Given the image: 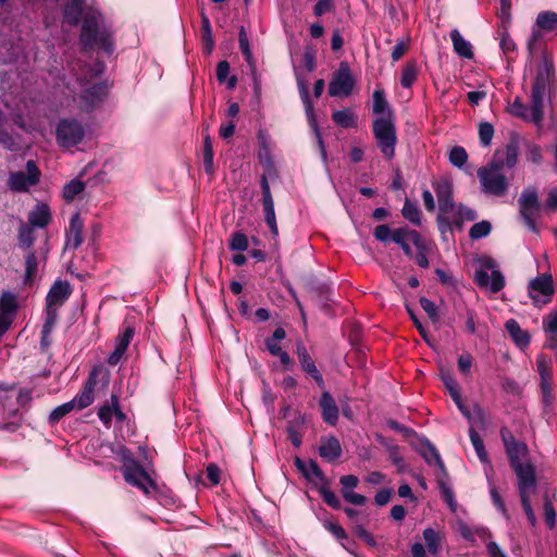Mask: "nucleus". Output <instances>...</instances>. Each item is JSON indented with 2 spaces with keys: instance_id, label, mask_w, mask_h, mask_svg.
I'll return each mask as SVG.
<instances>
[{
  "instance_id": "c03bdc74",
  "label": "nucleus",
  "mask_w": 557,
  "mask_h": 557,
  "mask_svg": "<svg viewBox=\"0 0 557 557\" xmlns=\"http://www.w3.org/2000/svg\"><path fill=\"white\" fill-rule=\"evenodd\" d=\"M491 231L492 224L486 220H482L480 222L474 223L471 226V228L469 230V237L472 240H478L488 236Z\"/></svg>"
},
{
  "instance_id": "9b49d317",
  "label": "nucleus",
  "mask_w": 557,
  "mask_h": 557,
  "mask_svg": "<svg viewBox=\"0 0 557 557\" xmlns=\"http://www.w3.org/2000/svg\"><path fill=\"white\" fill-rule=\"evenodd\" d=\"M57 143L62 148H72L85 138V127L75 119H61L55 127Z\"/></svg>"
},
{
  "instance_id": "f3484780",
  "label": "nucleus",
  "mask_w": 557,
  "mask_h": 557,
  "mask_svg": "<svg viewBox=\"0 0 557 557\" xmlns=\"http://www.w3.org/2000/svg\"><path fill=\"white\" fill-rule=\"evenodd\" d=\"M261 193H262V206L264 212V219L270 227L271 233L277 236L278 230L276 224V216L274 211V200L271 194L270 185L267 175L263 174L260 180Z\"/></svg>"
},
{
  "instance_id": "e433bc0d",
  "label": "nucleus",
  "mask_w": 557,
  "mask_h": 557,
  "mask_svg": "<svg viewBox=\"0 0 557 557\" xmlns=\"http://www.w3.org/2000/svg\"><path fill=\"white\" fill-rule=\"evenodd\" d=\"M536 26L545 32H552L557 28V13L554 11H542L537 14Z\"/></svg>"
},
{
  "instance_id": "6ab92c4d",
  "label": "nucleus",
  "mask_w": 557,
  "mask_h": 557,
  "mask_svg": "<svg viewBox=\"0 0 557 557\" xmlns=\"http://www.w3.org/2000/svg\"><path fill=\"white\" fill-rule=\"evenodd\" d=\"M296 355L301 370L311 376L320 387H324L323 376L301 341L296 344Z\"/></svg>"
},
{
  "instance_id": "4be33fe9",
  "label": "nucleus",
  "mask_w": 557,
  "mask_h": 557,
  "mask_svg": "<svg viewBox=\"0 0 557 557\" xmlns=\"http://www.w3.org/2000/svg\"><path fill=\"white\" fill-rule=\"evenodd\" d=\"M339 483L342 485V495L346 502L356 506H362L366 504L367 498L363 495L354 492V488L357 487L359 483V479L356 475H343Z\"/></svg>"
},
{
  "instance_id": "6e6d98bb",
  "label": "nucleus",
  "mask_w": 557,
  "mask_h": 557,
  "mask_svg": "<svg viewBox=\"0 0 557 557\" xmlns=\"http://www.w3.org/2000/svg\"><path fill=\"white\" fill-rule=\"evenodd\" d=\"M419 302H420L421 308L425 311V313L430 318V320L432 322H437L440 319V315H438V310H437L436 305L432 300H430L425 297H421Z\"/></svg>"
},
{
  "instance_id": "f704fd0d",
  "label": "nucleus",
  "mask_w": 557,
  "mask_h": 557,
  "mask_svg": "<svg viewBox=\"0 0 557 557\" xmlns=\"http://www.w3.org/2000/svg\"><path fill=\"white\" fill-rule=\"evenodd\" d=\"M18 247L29 251L35 243L33 226L22 223L17 234Z\"/></svg>"
},
{
  "instance_id": "338daca9",
  "label": "nucleus",
  "mask_w": 557,
  "mask_h": 557,
  "mask_svg": "<svg viewBox=\"0 0 557 557\" xmlns=\"http://www.w3.org/2000/svg\"><path fill=\"white\" fill-rule=\"evenodd\" d=\"M216 79L219 83L223 84L226 82L227 76L230 74V64L227 61L223 60L220 61L216 65Z\"/></svg>"
},
{
  "instance_id": "13d9d810",
  "label": "nucleus",
  "mask_w": 557,
  "mask_h": 557,
  "mask_svg": "<svg viewBox=\"0 0 557 557\" xmlns=\"http://www.w3.org/2000/svg\"><path fill=\"white\" fill-rule=\"evenodd\" d=\"M320 493L325 504L335 509L341 508L342 502L333 491L329 490L327 487H322Z\"/></svg>"
},
{
  "instance_id": "bb28decb",
  "label": "nucleus",
  "mask_w": 557,
  "mask_h": 557,
  "mask_svg": "<svg viewBox=\"0 0 557 557\" xmlns=\"http://www.w3.org/2000/svg\"><path fill=\"white\" fill-rule=\"evenodd\" d=\"M51 222V211L47 203L41 202L28 214V223L33 227L44 228Z\"/></svg>"
},
{
  "instance_id": "bf43d9fd",
  "label": "nucleus",
  "mask_w": 557,
  "mask_h": 557,
  "mask_svg": "<svg viewBox=\"0 0 557 557\" xmlns=\"http://www.w3.org/2000/svg\"><path fill=\"white\" fill-rule=\"evenodd\" d=\"M392 234L393 231L387 224L377 225L373 233L374 237L384 244H387L392 240Z\"/></svg>"
},
{
  "instance_id": "ddd939ff",
  "label": "nucleus",
  "mask_w": 557,
  "mask_h": 557,
  "mask_svg": "<svg viewBox=\"0 0 557 557\" xmlns=\"http://www.w3.org/2000/svg\"><path fill=\"white\" fill-rule=\"evenodd\" d=\"M500 437L505 446V450L511 468L524 463V459L529 455L528 445L524 442L517 441L507 428L500 429Z\"/></svg>"
},
{
  "instance_id": "39448f33",
  "label": "nucleus",
  "mask_w": 557,
  "mask_h": 557,
  "mask_svg": "<svg viewBox=\"0 0 557 557\" xmlns=\"http://www.w3.org/2000/svg\"><path fill=\"white\" fill-rule=\"evenodd\" d=\"M99 371L94 369L85 384L83 389L70 401L64 403L55 407L49 414V422L51 424L58 423L63 417L72 412L74 409L82 410L90 406L94 401V391L97 384V376Z\"/></svg>"
},
{
  "instance_id": "3c124183",
  "label": "nucleus",
  "mask_w": 557,
  "mask_h": 557,
  "mask_svg": "<svg viewBox=\"0 0 557 557\" xmlns=\"http://www.w3.org/2000/svg\"><path fill=\"white\" fill-rule=\"evenodd\" d=\"M326 529L330 533H332L337 540L341 541L342 546L346 548L348 552L352 553V549L350 547V542L348 540V536L345 532V530L342 528L341 524H325Z\"/></svg>"
},
{
  "instance_id": "b1692460",
  "label": "nucleus",
  "mask_w": 557,
  "mask_h": 557,
  "mask_svg": "<svg viewBox=\"0 0 557 557\" xmlns=\"http://www.w3.org/2000/svg\"><path fill=\"white\" fill-rule=\"evenodd\" d=\"M238 42H239V49L243 53V57L250 70L251 76L253 78L255 88H258V75H257V65L256 61L252 54V51L250 49L249 38L246 33V29L244 26L239 27L238 32Z\"/></svg>"
},
{
  "instance_id": "cd10ccee",
  "label": "nucleus",
  "mask_w": 557,
  "mask_h": 557,
  "mask_svg": "<svg viewBox=\"0 0 557 557\" xmlns=\"http://www.w3.org/2000/svg\"><path fill=\"white\" fill-rule=\"evenodd\" d=\"M319 454L323 459L327 461H334L338 459L342 455V446L339 441L335 436H329L322 440L319 447Z\"/></svg>"
},
{
  "instance_id": "dca6fc26",
  "label": "nucleus",
  "mask_w": 557,
  "mask_h": 557,
  "mask_svg": "<svg viewBox=\"0 0 557 557\" xmlns=\"http://www.w3.org/2000/svg\"><path fill=\"white\" fill-rule=\"evenodd\" d=\"M108 96V86L104 83H97L81 94L82 108L86 112H91L99 108Z\"/></svg>"
},
{
  "instance_id": "c756f323",
  "label": "nucleus",
  "mask_w": 557,
  "mask_h": 557,
  "mask_svg": "<svg viewBox=\"0 0 557 557\" xmlns=\"http://www.w3.org/2000/svg\"><path fill=\"white\" fill-rule=\"evenodd\" d=\"M295 465L298 470L306 476L308 480H319L324 481V474L320 469L317 461L310 459L308 461H304L300 458H296Z\"/></svg>"
},
{
  "instance_id": "393cba45",
  "label": "nucleus",
  "mask_w": 557,
  "mask_h": 557,
  "mask_svg": "<svg viewBox=\"0 0 557 557\" xmlns=\"http://www.w3.org/2000/svg\"><path fill=\"white\" fill-rule=\"evenodd\" d=\"M322 419L325 423L334 426L338 421V407L333 396L324 391L319 401Z\"/></svg>"
},
{
  "instance_id": "69168bd1",
  "label": "nucleus",
  "mask_w": 557,
  "mask_h": 557,
  "mask_svg": "<svg viewBox=\"0 0 557 557\" xmlns=\"http://www.w3.org/2000/svg\"><path fill=\"white\" fill-rule=\"evenodd\" d=\"M206 474L212 485H218L220 483L221 470L215 463H209L207 466Z\"/></svg>"
},
{
  "instance_id": "09e8293b",
  "label": "nucleus",
  "mask_w": 557,
  "mask_h": 557,
  "mask_svg": "<svg viewBox=\"0 0 557 557\" xmlns=\"http://www.w3.org/2000/svg\"><path fill=\"white\" fill-rule=\"evenodd\" d=\"M493 136H494L493 125L488 122H481L479 125L480 144L483 147L490 146L492 143Z\"/></svg>"
},
{
  "instance_id": "7ed1b4c3",
  "label": "nucleus",
  "mask_w": 557,
  "mask_h": 557,
  "mask_svg": "<svg viewBox=\"0 0 557 557\" xmlns=\"http://www.w3.org/2000/svg\"><path fill=\"white\" fill-rule=\"evenodd\" d=\"M372 97L373 113L380 115L372 123L373 136L383 157L391 161L395 157L397 145L395 115L385 98L384 90L375 89Z\"/></svg>"
},
{
  "instance_id": "f257e3e1",
  "label": "nucleus",
  "mask_w": 557,
  "mask_h": 557,
  "mask_svg": "<svg viewBox=\"0 0 557 557\" xmlns=\"http://www.w3.org/2000/svg\"><path fill=\"white\" fill-rule=\"evenodd\" d=\"M555 81V66L552 57L547 53L541 55V61L533 79L530 104H525L520 97L508 106L507 112L524 122L535 124L539 128L544 120V101Z\"/></svg>"
},
{
  "instance_id": "0eeeda50",
  "label": "nucleus",
  "mask_w": 557,
  "mask_h": 557,
  "mask_svg": "<svg viewBox=\"0 0 557 557\" xmlns=\"http://www.w3.org/2000/svg\"><path fill=\"white\" fill-rule=\"evenodd\" d=\"M512 470L517 475L519 496L527 519L529 522H536L530 500L537 486L535 468L531 462L525 461L523 465L512 468Z\"/></svg>"
},
{
  "instance_id": "680f3d73",
  "label": "nucleus",
  "mask_w": 557,
  "mask_h": 557,
  "mask_svg": "<svg viewBox=\"0 0 557 557\" xmlns=\"http://www.w3.org/2000/svg\"><path fill=\"white\" fill-rule=\"evenodd\" d=\"M334 8L333 0H319L313 8V12L315 16H322L323 14L333 11Z\"/></svg>"
},
{
  "instance_id": "0e129e2a",
  "label": "nucleus",
  "mask_w": 557,
  "mask_h": 557,
  "mask_svg": "<svg viewBox=\"0 0 557 557\" xmlns=\"http://www.w3.org/2000/svg\"><path fill=\"white\" fill-rule=\"evenodd\" d=\"M543 327L546 333L557 334V312L549 313L543 319Z\"/></svg>"
},
{
  "instance_id": "4c0bfd02",
  "label": "nucleus",
  "mask_w": 557,
  "mask_h": 557,
  "mask_svg": "<svg viewBox=\"0 0 557 557\" xmlns=\"http://www.w3.org/2000/svg\"><path fill=\"white\" fill-rule=\"evenodd\" d=\"M401 214L411 224H413L416 226L421 225V210L419 209V207L416 202H412L411 200L406 199L404 207L401 209Z\"/></svg>"
},
{
  "instance_id": "7c9ffc66",
  "label": "nucleus",
  "mask_w": 557,
  "mask_h": 557,
  "mask_svg": "<svg viewBox=\"0 0 557 557\" xmlns=\"http://www.w3.org/2000/svg\"><path fill=\"white\" fill-rule=\"evenodd\" d=\"M506 331L512 338V341L521 348L527 347L530 344V335L527 331L522 330L520 324L515 320L510 319L505 324Z\"/></svg>"
},
{
  "instance_id": "5fc2aeb1",
  "label": "nucleus",
  "mask_w": 557,
  "mask_h": 557,
  "mask_svg": "<svg viewBox=\"0 0 557 557\" xmlns=\"http://www.w3.org/2000/svg\"><path fill=\"white\" fill-rule=\"evenodd\" d=\"M540 388L542 393V400L545 407H549L554 400L552 380H542L540 383Z\"/></svg>"
},
{
  "instance_id": "f8f14e48",
  "label": "nucleus",
  "mask_w": 557,
  "mask_h": 557,
  "mask_svg": "<svg viewBox=\"0 0 557 557\" xmlns=\"http://www.w3.org/2000/svg\"><path fill=\"white\" fill-rule=\"evenodd\" d=\"M40 180V171L35 161L28 160L26 163V173L22 171L13 172L8 180V186L12 191L24 193L30 186L38 184Z\"/></svg>"
},
{
  "instance_id": "72a5a7b5",
  "label": "nucleus",
  "mask_w": 557,
  "mask_h": 557,
  "mask_svg": "<svg viewBox=\"0 0 557 557\" xmlns=\"http://www.w3.org/2000/svg\"><path fill=\"white\" fill-rule=\"evenodd\" d=\"M412 242L416 247L421 245V235L419 232L414 230H409L407 227H398L393 231L392 240L398 246L403 245L406 242Z\"/></svg>"
},
{
  "instance_id": "20e7f679",
  "label": "nucleus",
  "mask_w": 557,
  "mask_h": 557,
  "mask_svg": "<svg viewBox=\"0 0 557 557\" xmlns=\"http://www.w3.org/2000/svg\"><path fill=\"white\" fill-rule=\"evenodd\" d=\"M79 40L84 50L98 47L112 54L115 49L113 32L100 13H91L84 18Z\"/></svg>"
},
{
  "instance_id": "c85d7f7f",
  "label": "nucleus",
  "mask_w": 557,
  "mask_h": 557,
  "mask_svg": "<svg viewBox=\"0 0 557 557\" xmlns=\"http://www.w3.org/2000/svg\"><path fill=\"white\" fill-rule=\"evenodd\" d=\"M454 51L463 59H472L474 53L471 44L466 40L458 29H453L449 34Z\"/></svg>"
},
{
  "instance_id": "6e6552de",
  "label": "nucleus",
  "mask_w": 557,
  "mask_h": 557,
  "mask_svg": "<svg viewBox=\"0 0 557 557\" xmlns=\"http://www.w3.org/2000/svg\"><path fill=\"white\" fill-rule=\"evenodd\" d=\"M519 216L523 224L532 232L537 233L536 220L541 215V202L537 188L534 186L525 187L519 198Z\"/></svg>"
},
{
  "instance_id": "1a4fd4ad",
  "label": "nucleus",
  "mask_w": 557,
  "mask_h": 557,
  "mask_svg": "<svg viewBox=\"0 0 557 557\" xmlns=\"http://www.w3.org/2000/svg\"><path fill=\"white\" fill-rule=\"evenodd\" d=\"M122 474L124 480L132 486L140 490L145 495H151L152 492L158 491L156 481L144 469L139 461L128 459L122 467Z\"/></svg>"
},
{
  "instance_id": "4468645a",
  "label": "nucleus",
  "mask_w": 557,
  "mask_h": 557,
  "mask_svg": "<svg viewBox=\"0 0 557 557\" xmlns=\"http://www.w3.org/2000/svg\"><path fill=\"white\" fill-rule=\"evenodd\" d=\"M553 294L554 283L549 274L536 276L529 283V296L536 306L550 302Z\"/></svg>"
},
{
  "instance_id": "49530a36",
  "label": "nucleus",
  "mask_w": 557,
  "mask_h": 557,
  "mask_svg": "<svg viewBox=\"0 0 557 557\" xmlns=\"http://www.w3.org/2000/svg\"><path fill=\"white\" fill-rule=\"evenodd\" d=\"M423 537L425 540L429 552L433 555H436L440 552L441 544V537L438 533L432 528H426L423 531Z\"/></svg>"
},
{
  "instance_id": "473e14b6",
  "label": "nucleus",
  "mask_w": 557,
  "mask_h": 557,
  "mask_svg": "<svg viewBox=\"0 0 557 557\" xmlns=\"http://www.w3.org/2000/svg\"><path fill=\"white\" fill-rule=\"evenodd\" d=\"M419 453L426 463H435L442 471H444V462L442 461L437 449L429 440L424 438L423 441H421Z\"/></svg>"
},
{
  "instance_id": "5701e85b",
  "label": "nucleus",
  "mask_w": 557,
  "mask_h": 557,
  "mask_svg": "<svg viewBox=\"0 0 557 557\" xmlns=\"http://www.w3.org/2000/svg\"><path fill=\"white\" fill-rule=\"evenodd\" d=\"M478 214L476 211L472 208H469L462 203L456 205V209L453 213L447 214V220L449 222V231L453 232L454 228L461 230L463 223L466 221H474L476 220Z\"/></svg>"
},
{
  "instance_id": "79ce46f5",
  "label": "nucleus",
  "mask_w": 557,
  "mask_h": 557,
  "mask_svg": "<svg viewBox=\"0 0 557 557\" xmlns=\"http://www.w3.org/2000/svg\"><path fill=\"white\" fill-rule=\"evenodd\" d=\"M469 436H470V441L472 443V446H473L480 461L483 463L488 462V455L485 449L483 440L481 438L479 433L472 426L469 429Z\"/></svg>"
},
{
  "instance_id": "a18cd8bd",
  "label": "nucleus",
  "mask_w": 557,
  "mask_h": 557,
  "mask_svg": "<svg viewBox=\"0 0 557 557\" xmlns=\"http://www.w3.org/2000/svg\"><path fill=\"white\" fill-rule=\"evenodd\" d=\"M85 189V183L79 180H72L63 187V198L66 201H72L77 195Z\"/></svg>"
},
{
  "instance_id": "2f4dec72",
  "label": "nucleus",
  "mask_w": 557,
  "mask_h": 557,
  "mask_svg": "<svg viewBox=\"0 0 557 557\" xmlns=\"http://www.w3.org/2000/svg\"><path fill=\"white\" fill-rule=\"evenodd\" d=\"M84 0H70L63 9V18L70 25H77L84 10Z\"/></svg>"
},
{
  "instance_id": "603ef678",
  "label": "nucleus",
  "mask_w": 557,
  "mask_h": 557,
  "mask_svg": "<svg viewBox=\"0 0 557 557\" xmlns=\"http://www.w3.org/2000/svg\"><path fill=\"white\" fill-rule=\"evenodd\" d=\"M230 249L234 251H245L248 248V238L242 232H236L230 240Z\"/></svg>"
},
{
  "instance_id": "8fccbe9b",
  "label": "nucleus",
  "mask_w": 557,
  "mask_h": 557,
  "mask_svg": "<svg viewBox=\"0 0 557 557\" xmlns=\"http://www.w3.org/2000/svg\"><path fill=\"white\" fill-rule=\"evenodd\" d=\"M543 515L545 522H556V510L548 492L543 495Z\"/></svg>"
},
{
  "instance_id": "aec40b11",
  "label": "nucleus",
  "mask_w": 557,
  "mask_h": 557,
  "mask_svg": "<svg viewBox=\"0 0 557 557\" xmlns=\"http://www.w3.org/2000/svg\"><path fill=\"white\" fill-rule=\"evenodd\" d=\"M84 221L78 212H75L69 223L65 234V248L77 249L83 243Z\"/></svg>"
},
{
  "instance_id": "4d7b16f0",
  "label": "nucleus",
  "mask_w": 557,
  "mask_h": 557,
  "mask_svg": "<svg viewBox=\"0 0 557 557\" xmlns=\"http://www.w3.org/2000/svg\"><path fill=\"white\" fill-rule=\"evenodd\" d=\"M112 417H113L112 401L110 404H104L99 407L98 418L107 428H109L111 425Z\"/></svg>"
},
{
  "instance_id": "58836bf2",
  "label": "nucleus",
  "mask_w": 557,
  "mask_h": 557,
  "mask_svg": "<svg viewBox=\"0 0 557 557\" xmlns=\"http://www.w3.org/2000/svg\"><path fill=\"white\" fill-rule=\"evenodd\" d=\"M38 271V259L35 251L29 250L25 257V274H24V283L30 284Z\"/></svg>"
},
{
  "instance_id": "e2e57ef3",
  "label": "nucleus",
  "mask_w": 557,
  "mask_h": 557,
  "mask_svg": "<svg viewBox=\"0 0 557 557\" xmlns=\"http://www.w3.org/2000/svg\"><path fill=\"white\" fill-rule=\"evenodd\" d=\"M354 533L369 546L374 547L376 545L374 537L363 528L362 524H356Z\"/></svg>"
},
{
  "instance_id": "2eb2a0df",
  "label": "nucleus",
  "mask_w": 557,
  "mask_h": 557,
  "mask_svg": "<svg viewBox=\"0 0 557 557\" xmlns=\"http://www.w3.org/2000/svg\"><path fill=\"white\" fill-rule=\"evenodd\" d=\"M355 81L347 63H341L329 85V95L332 97H347L351 94Z\"/></svg>"
},
{
  "instance_id": "9d476101",
  "label": "nucleus",
  "mask_w": 557,
  "mask_h": 557,
  "mask_svg": "<svg viewBox=\"0 0 557 557\" xmlns=\"http://www.w3.org/2000/svg\"><path fill=\"white\" fill-rule=\"evenodd\" d=\"M474 281L479 287L492 293H498L505 287V276L496 269V263L492 258L482 261L480 269L475 270Z\"/></svg>"
},
{
  "instance_id": "864d4df0",
  "label": "nucleus",
  "mask_w": 557,
  "mask_h": 557,
  "mask_svg": "<svg viewBox=\"0 0 557 557\" xmlns=\"http://www.w3.org/2000/svg\"><path fill=\"white\" fill-rule=\"evenodd\" d=\"M442 381L453 400H457L460 394L458 382L449 373H443Z\"/></svg>"
},
{
  "instance_id": "774afa93",
  "label": "nucleus",
  "mask_w": 557,
  "mask_h": 557,
  "mask_svg": "<svg viewBox=\"0 0 557 557\" xmlns=\"http://www.w3.org/2000/svg\"><path fill=\"white\" fill-rule=\"evenodd\" d=\"M500 48L505 53L513 52L516 50V44L510 35L506 32L502 34L500 37Z\"/></svg>"
},
{
  "instance_id": "37998d69",
  "label": "nucleus",
  "mask_w": 557,
  "mask_h": 557,
  "mask_svg": "<svg viewBox=\"0 0 557 557\" xmlns=\"http://www.w3.org/2000/svg\"><path fill=\"white\" fill-rule=\"evenodd\" d=\"M213 156L211 138L209 135H206L203 138V168L207 174H212L214 171Z\"/></svg>"
},
{
  "instance_id": "de8ad7c7",
  "label": "nucleus",
  "mask_w": 557,
  "mask_h": 557,
  "mask_svg": "<svg viewBox=\"0 0 557 557\" xmlns=\"http://www.w3.org/2000/svg\"><path fill=\"white\" fill-rule=\"evenodd\" d=\"M468 160V153L463 147L456 146L449 151V162L457 166L462 168Z\"/></svg>"
},
{
  "instance_id": "a19ab883",
  "label": "nucleus",
  "mask_w": 557,
  "mask_h": 557,
  "mask_svg": "<svg viewBox=\"0 0 557 557\" xmlns=\"http://www.w3.org/2000/svg\"><path fill=\"white\" fill-rule=\"evenodd\" d=\"M332 120L344 128L356 126V116L349 109L337 110L332 113Z\"/></svg>"
},
{
  "instance_id": "052dcab7",
  "label": "nucleus",
  "mask_w": 557,
  "mask_h": 557,
  "mask_svg": "<svg viewBox=\"0 0 557 557\" xmlns=\"http://www.w3.org/2000/svg\"><path fill=\"white\" fill-rule=\"evenodd\" d=\"M4 124H0V145H2L8 150H15L16 143L11 134H9L4 127Z\"/></svg>"
},
{
  "instance_id": "423d86ee",
  "label": "nucleus",
  "mask_w": 557,
  "mask_h": 557,
  "mask_svg": "<svg viewBox=\"0 0 557 557\" xmlns=\"http://www.w3.org/2000/svg\"><path fill=\"white\" fill-rule=\"evenodd\" d=\"M432 187L438 202V213L436 216L437 228L442 236L445 237L449 231V222L447 214H450L456 209V202L454 201V187L453 183L447 177H441L440 180L432 182Z\"/></svg>"
},
{
  "instance_id": "a211bd4d",
  "label": "nucleus",
  "mask_w": 557,
  "mask_h": 557,
  "mask_svg": "<svg viewBox=\"0 0 557 557\" xmlns=\"http://www.w3.org/2000/svg\"><path fill=\"white\" fill-rule=\"evenodd\" d=\"M71 294L72 288L67 281H55L46 297L47 313H50V311L57 312V308L61 307Z\"/></svg>"
},
{
  "instance_id": "c9c22d12",
  "label": "nucleus",
  "mask_w": 557,
  "mask_h": 557,
  "mask_svg": "<svg viewBox=\"0 0 557 557\" xmlns=\"http://www.w3.org/2000/svg\"><path fill=\"white\" fill-rule=\"evenodd\" d=\"M418 78V65L416 61H407L403 67L400 85L404 88H410Z\"/></svg>"
},
{
  "instance_id": "a878e982",
  "label": "nucleus",
  "mask_w": 557,
  "mask_h": 557,
  "mask_svg": "<svg viewBox=\"0 0 557 557\" xmlns=\"http://www.w3.org/2000/svg\"><path fill=\"white\" fill-rule=\"evenodd\" d=\"M17 310V298L11 292H3L0 297V320L8 322L11 326Z\"/></svg>"
},
{
  "instance_id": "412c9836",
  "label": "nucleus",
  "mask_w": 557,
  "mask_h": 557,
  "mask_svg": "<svg viewBox=\"0 0 557 557\" xmlns=\"http://www.w3.org/2000/svg\"><path fill=\"white\" fill-rule=\"evenodd\" d=\"M135 334V329L132 325H126L122 333H120L115 339V348L108 358L110 366H116L124 354L126 352L131 341Z\"/></svg>"
},
{
  "instance_id": "f03ea898",
  "label": "nucleus",
  "mask_w": 557,
  "mask_h": 557,
  "mask_svg": "<svg viewBox=\"0 0 557 557\" xmlns=\"http://www.w3.org/2000/svg\"><path fill=\"white\" fill-rule=\"evenodd\" d=\"M519 140L510 139L504 149H497L487 165L478 170L481 190L484 194L502 197L509 189V181L503 173L506 166L512 169L518 162Z\"/></svg>"
},
{
  "instance_id": "ea45409f",
  "label": "nucleus",
  "mask_w": 557,
  "mask_h": 557,
  "mask_svg": "<svg viewBox=\"0 0 557 557\" xmlns=\"http://www.w3.org/2000/svg\"><path fill=\"white\" fill-rule=\"evenodd\" d=\"M57 312L55 311H50V313H47V319L42 325V329H41V338H40V346L42 348H47L50 346L51 344V341H50V335H51V332L54 327V324H55V321H57Z\"/></svg>"
}]
</instances>
